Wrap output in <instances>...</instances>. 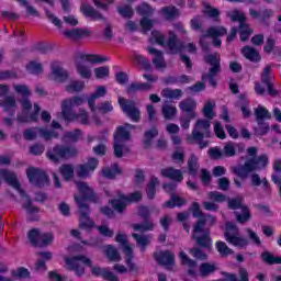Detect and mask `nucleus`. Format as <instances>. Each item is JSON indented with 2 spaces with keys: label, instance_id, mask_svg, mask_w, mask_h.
<instances>
[{
  "label": "nucleus",
  "instance_id": "f257e3e1",
  "mask_svg": "<svg viewBox=\"0 0 281 281\" xmlns=\"http://www.w3.org/2000/svg\"><path fill=\"white\" fill-rule=\"evenodd\" d=\"M77 188L80 194V196H75L79 210V229H93L95 222L91 218V206L86 201L98 203L100 198L87 182H78Z\"/></svg>",
  "mask_w": 281,
  "mask_h": 281
},
{
  "label": "nucleus",
  "instance_id": "f03ea898",
  "mask_svg": "<svg viewBox=\"0 0 281 281\" xmlns=\"http://www.w3.org/2000/svg\"><path fill=\"white\" fill-rule=\"evenodd\" d=\"M247 153L250 158L246 159L243 165L232 168V172L238 177V179H247L251 172H258L265 170L269 166V156L267 154L258 155V148L248 147Z\"/></svg>",
  "mask_w": 281,
  "mask_h": 281
},
{
  "label": "nucleus",
  "instance_id": "7ed1b4c3",
  "mask_svg": "<svg viewBox=\"0 0 281 281\" xmlns=\"http://www.w3.org/2000/svg\"><path fill=\"white\" fill-rule=\"evenodd\" d=\"M1 179H3L8 186L16 190L22 199H27L25 204H23V210L26 211L29 223H36V221H40L41 215H38V213L41 212V209L32 204V200H30L25 190L21 188V181L16 178V173L1 169Z\"/></svg>",
  "mask_w": 281,
  "mask_h": 281
},
{
  "label": "nucleus",
  "instance_id": "20e7f679",
  "mask_svg": "<svg viewBox=\"0 0 281 281\" xmlns=\"http://www.w3.org/2000/svg\"><path fill=\"white\" fill-rule=\"evenodd\" d=\"M83 60L87 63H92L93 65H102V63H106L109 60V57H104L98 54H76L75 65L77 72L86 80H89V78H91V69H89V66L82 64Z\"/></svg>",
  "mask_w": 281,
  "mask_h": 281
},
{
  "label": "nucleus",
  "instance_id": "39448f33",
  "mask_svg": "<svg viewBox=\"0 0 281 281\" xmlns=\"http://www.w3.org/2000/svg\"><path fill=\"white\" fill-rule=\"evenodd\" d=\"M206 65H210L209 72L202 75V80H209L210 87L216 89L218 87V81H216V77L222 71L221 68V54L213 53L206 54L203 58Z\"/></svg>",
  "mask_w": 281,
  "mask_h": 281
},
{
  "label": "nucleus",
  "instance_id": "423d86ee",
  "mask_svg": "<svg viewBox=\"0 0 281 281\" xmlns=\"http://www.w3.org/2000/svg\"><path fill=\"white\" fill-rule=\"evenodd\" d=\"M244 203L245 198L243 196L227 199V209L235 212L236 222L240 225H245V223H249V221H251V211L249 210V206ZM236 210H240L241 213L236 212Z\"/></svg>",
  "mask_w": 281,
  "mask_h": 281
},
{
  "label": "nucleus",
  "instance_id": "0eeeda50",
  "mask_svg": "<svg viewBox=\"0 0 281 281\" xmlns=\"http://www.w3.org/2000/svg\"><path fill=\"white\" fill-rule=\"evenodd\" d=\"M46 157L53 164H59L61 160L78 157V149L69 145L56 144L52 149L47 150Z\"/></svg>",
  "mask_w": 281,
  "mask_h": 281
},
{
  "label": "nucleus",
  "instance_id": "6e6552de",
  "mask_svg": "<svg viewBox=\"0 0 281 281\" xmlns=\"http://www.w3.org/2000/svg\"><path fill=\"white\" fill-rule=\"evenodd\" d=\"M224 238L229 245L237 247V249H245V247L249 246V239L240 236V229H238V226L232 222L226 223Z\"/></svg>",
  "mask_w": 281,
  "mask_h": 281
},
{
  "label": "nucleus",
  "instance_id": "1a4fd4ad",
  "mask_svg": "<svg viewBox=\"0 0 281 281\" xmlns=\"http://www.w3.org/2000/svg\"><path fill=\"white\" fill-rule=\"evenodd\" d=\"M255 120L257 122V126L255 127L256 135L258 137H265L270 131L269 123L265 122V120H271V112L267 108L259 105L255 109Z\"/></svg>",
  "mask_w": 281,
  "mask_h": 281
},
{
  "label": "nucleus",
  "instance_id": "9d476101",
  "mask_svg": "<svg viewBox=\"0 0 281 281\" xmlns=\"http://www.w3.org/2000/svg\"><path fill=\"white\" fill-rule=\"evenodd\" d=\"M119 104H120L121 111L132 122H135L137 124L142 121V110L137 108V103H135V101L120 97Z\"/></svg>",
  "mask_w": 281,
  "mask_h": 281
},
{
  "label": "nucleus",
  "instance_id": "9b49d317",
  "mask_svg": "<svg viewBox=\"0 0 281 281\" xmlns=\"http://www.w3.org/2000/svg\"><path fill=\"white\" fill-rule=\"evenodd\" d=\"M155 41L158 45H166L169 50H171V54H181L183 49H186V44H183L182 41H179L177 37V34L175 32H169V37L166 42V36L159 34L155 36ZM166 43V44H165Z\"/></svg>",
  "mask_w": 281,
  "mask_h": 281
},
{
  "label": "nucleus",
  "instance_id": "f8f14e48",
  "mask_svg": "<svg viewBox=\"0 0 281 281\" xmlns=\"http://www.w3.org/2000/svg\"><path fill=\"white\" fill-rule=\"evenodd\" d=\"M27 237L33 247H47L54 243V235L52 233H41L38 228L29 231Z\"/></svg>",
  "mask_w": 281,
  "mask_h": 281
},
{
  "label": "nucleus",
  "instance_id": "ddd939ff",
  "mask_svg": "<svg viewBox=\"0 0 281 281\" xmlns=\"http://www.w3.org/2000/svg\"><path fill=\"white\" fill-rule=\"evenodd\" d=\"M26 177L30 183H33L35 188H45L49 183V176L47 172L35 167H29L26 169Z\"/></svg>",
  "mask_w": 281,
  "mask_h": 281
},
{
  "label": "nucleus",
  "instance_id": "4468645a",
  "mask_svg": "<svg viewBox=\"0 0 281 281\" xmlns=\"http://www.w3.org/2000/svg\"><path fill=\"white\" fill-rule=\"evenodd\" d=\"M85 101H86L85 97H80V95H75L69 99H65L61 102V116L76 117V115H74L75 106H82V103Z\"/></svg>",
  "mask_w": 281,
  "mask_h": 281
},
{
  "label": "nucleus",
  "instance_id": "2eb2a0df",
  "mask_svg": "<svg viewBox=\"0 0 281 281\" xmlns=\"http://www.w3.org/2000/svg\"><path fill=\"white\" fill-rule=\"evenodd\" d=\"M260 78H261V85L267 87L268 95H271V98H276L277 95H280V91L276 89V83H273V76L271 75L270 65L263 68Z\"/></svg>",
  "mask_w": 281,
  "mask_h": 281
},
{
  "label": "nucleus",
  "instance_id": "dca6fc26",
  "mask_svg": "<svg viewBox=\"0 0 281 281\" xmlns=\"http://www.w3.org/2000/svg\"><path fill=\"white\" fill-rule=\"evenodd\" d=\"M154 260L160 267H175V252L170 250H160L153 254Z\"/></svg>",
  "mask_w": 281,
  "mask_h": 281
},
{
  "label": "nucleus",
  "instance_id": "f3484780",
  "mask_svg": "<svg viewBox=\"0 0 281 281\" xmlns=\"http://www.w3.org/2000/svg\"><path fill=\"white\" fill-rule=\"evenodd\" d=\"M50 70L53 80L63 85L66 80H69V71H67L59 61H53L50 64Z\"/></svg>",
  "mask_w": 281,
  "mask_h": 281
},
{
  "label": "nucleus",
  "instance_id": "a211bd4d",
  "mask_svg": "<svg viewBox=\"0 0 281 281\" xmlns=\"http://www.w3.org/2000/svg\"><path fill=\"white\" fill-rule=\"evenodd\" d=\"M90 269L91 274L94 276V278H102L103 280L106 281H120V278L112 271L108 270L106 268L92 266Z\"/></svg>",
  "mask_w": 281,
  "mask_h": 281
},
{
  "label": "nucleus",
  "instance_id": "6ab92c4d",
  "mask_svg": "<svg viewBox=\"0 0 281 281\" xmlns=\"http://www.w3.org/2000/svg\"><path fill=\"white\" fill-rule=\"evenodd\" d=\"M192 239L195 240V245L201 249H212V237L210 236V229H205L202 235L192 234Z\"/></svg>",
  "mask_w": 281,
  "mask_h": 281
},
{
  "label": "nucleus",
  "instance_id": "aec40b11",
  "mask_svg": "<svg viewBox=\"0 0 281 281\" xmlns=\"http://www.w3.org/2000/svg\"><path fill=\"white\" fill-rule=\"evenodd\" d=\"M241 56H244L246 60H249V63L258 64L262 60L260 52H258V49H256L254 46L249 45H246L241 48Z\"/></svg>",
  "mask_w": 281,
  "mask_h": 281
},
{
  "label": "nucleus",
  "instance_id": "412c9836",
  "mask_svg": "<svg viewBox=\"0 0 281 281\" xmlns=\"http://www.w3.org/2000/svg\"><path fill=\"white\" fill-rule=\"evenodd\" d=\"M205 139V134L203 132L192 130L191 136L187 137V142L189 144H192V142H196L200 150H203L210 146V140H204Z\"/></svg>",
  "mask_w": 281,
  "mask_h": 281
},
{
  "label": "nucleus",
  "instance_id": "4be33fe9",
  "mask_svg": "<svg viewBox=\"0 0 281 281\" xmlns=\"http://www.w3.org/2000/svg\"><path fill=\"white\" fill-rule=\"evenodd\" d=\"M160 175L161 177H165V179H170L176 183H181V181H183V173L181 170L175 169V167H167L161 169Z\"/></svg>",
  "mask_w": 281,
  "mask_h": 281
},
{
  "label": "nucleus",
  "instance_id": "5701e85b",
  "mask_svg": "<svg viewBox=\"0 0 281 281\" xmlns=\"http://www.w3.org/2000/svg\"><path fill=\"white\" fill-rule=\"evenodd\" d=\"M179 258L182 267L189 268L188 276H191L192 278H194V276H196V271L194 270L196 269V260L190 258L188 254H186V251H180Z\"/></svg>",
  "mask_w": 281,
  "mask_h": 281
},
{
  "label": "nucleus",
  "instance_id": "b1692460",
  "mask_svg": "<svg viewBox=\"0 0 281 281\" xmlns=\"http://www.w3.org/2000/svg\"><path fill=\"white\" fill-rule=\"evenodd\" d=\"M75 116H63L65 122H80L82 126H89V113L85 109H80L79 113L72 112Z\"/></svg>",
  "mask_w": 281,
  "mask_h": 281
},
{
  "label": "nucleus",
  "instance_id": "393cba45",
  "mask_svg": "<svg viewBox=\"0 0 281 281\" xmlns=\"http://www.w3.org/2000/svg\"><path fill=\"white\" fill-rule=\"evenodd\" d=\"M147 52H148V54L154 56L153 63H154L155 67H157V69L166 68V59L164 58V52H161L153 46L147 47Z\"/></svg>",
  "mask_w": 281,
  "mask_h": 281
},
{
  "label": "nucleus",
  "instance_id": "a878e982",
  "mask_svg": "<svg viewBox=\"0 0 281 281\" xmlns=\"http://www.w3.org/2000/svg\"><path fill=\"white\" fill-rule=\"evenodd\" d=\"M263 52L268 56L272 54L274 58H281V47L276 45V38L268 37L266 44L263 45Z\"/></svg>",
  "mask_w": 281,
  "mask_h": 281
},
{
  "label": "nucleus",
  "instance_id": "bb28decb",
  "mask_svg": "<svg viewBox=\"0 0 281 281\" xmlns=\"http://www.w3.org/2000/svg\"><path fill=\"white\" fill-rule=\"evenodd\" d=\"M179 109L182 111V113H186V115H189L190 117H196V101L193 99H187L179 103Z\"/></svg>",
  "mask_w": 281,
  "mask_h": 281
},
{
  "label": "nucleus",
  "instance_id": "cd10ccee",
  "mask_svg": "<svg viewBox=\"0 0 281 281\" xmlns=\"http://www.w3.org/2000/svg\"><path fill=\"white\" fill-rule=\"evenodd\" d=\"M80 12L83 14V16H87L89 19H92V21H102L104 16L100 11L95 10L91 4L83 3L80 7Z\"/></svg>",
  "mask_w": 281,
  "mask_h": 281
},
{
  "label": "nucleus",
  "instance_id": "c85d7f7f",
  "mask_svg": "<svg viewBox=\"0 0 281 281\" xmlns=\"http://www.w3.org/2000/svg\"><path fill=\"white\" fill-rule=\"evenodd\" d=\"M40 259L35 262V271H47V262L52 260V251H38Z\"/></svg>",
  "mask_w": 281,
  "mask_h": 281
},
{
  "label": "nucleus",
  "instance_id": "c756f323",
  "mask_svg": "<svg viewBox=\"0 0 281 281\" xmlns=\"http://www.w3.org/2000/svg\"><path fill=\"white\" fill-rule=\"evenodd\" d=\"M211 126H212V123H210L209 120L199 119L195 122L193 131H199L200 133H202V135H205L206 139H210V137H212V132L210 131Z\"/></svg>",
  "mask_w": 281,
  "mask_h": 281
},
{
  "label": "nucleus",
  "instance_id": "7c9ffc66",
  "mask_svg": "<svg viewBox=\"0 0 281 281\" xmlns=\"http://www.w3.org/2000/svg\"><path fill=\"white\" fill-rule=\"evenodd\" d=\"M109 203L119 214H124V212H126V207L128 206L126 195H121L119 199H112L109 201Z\"/></svg>",
  "mask_w": 281,
  "mask_h": 281
},
{
  "label": "nucleus",
  "instance_id": "2f4dec72",
  "mask_svg": "<svg viewBox=\"0 0 281 281\" xmlns=\"http://www.w3.org/2000/svg\"><path fill=\"white\" fill-rule=\"evenodd\" d=\"M153 89V85L148 82H132L126 88L127 95H133V93H137V91H150Z\"/></svg>",
  "mask_w": 281,
  "mask_h": 281
},
{
  "label": "nucleus",
  "instance_id": "473e14b6",
  "mask_svg": "<svg viewBox=\"0 0 281 281\" xmlns=\"http://www.w3.org/2000/svg\"><path fill=\"white\" fill-rule=\"evenodd\" d=\"M66 38H71L72 41H79V38H85V36H89L90 32L85 29H72L65 30L63 32Z\"/></svg>",
  "mask_w": 281,
  "mask_h": 281
},
{
  "label": "nucleus",
  "instance_id": "72a5a7b5",
  "mask_svg": "<svg viewBox=\"0 0 281 281\" xmlns=\"http://www.w3.org/2000/svg\"><path fill=\"white\" fill-rule=\"evenodd\" d=\"M239 278L240 280H238V277L234 273L224 272V279H220L217 281H249V272H247V269H239Z\"/></svg>",
  "mask_w": 281,
  "mask_h": 281
},
{
  "label": "nucleus",
  "instance_id": "f704fd0d",
  "mask_svg": "<svg viewBox=\"0 0 281 281\" xmlns=\"http://www.w3.org/2000/svg\"><path fill=\"white\" fill-rule=\"evenodd\" d=\"M159 184V178L151 176L147 183L146 194L149 201H153L157 196V186Z\"/></svg>",
  "mask_w": 281,
  "mask_h": 281
},
{
  "label": "nucleus",
  "instance_id": "c9c22d12",
  "mask_svg": "<svg viewBox=\"0 0 281 281\" xmlns=\"http://www.w3.org/2000/svg\"><path fill=\"white\" fill-rule=\"evenodd\" d=\"M157 135H159V130H157V126H153L150 130L145 131L143 139L144 148H150V146H153V139H155Z\"/></svg>",
  "mask_w": 281,
  "mask_h": 281
},
{
  "label": "nucleus",
  "instance_id": "e433bc0d",
  "mask_svg": "<svg viewBox=\"0 0 281 281\" xmlns=\"http://www.w3.org/2000/svg\"><path fill=\"white\" fill-rule=\"evenodd\" d=\"M251 186H255L256 188H260V186H263V191L269 192L271 190V183L267 178L260 179V175L258 173H252L251 178Z\"/></svg>",
  "mask_w": 281,
  "mask_h": 281
},
{
  "label": "nucleus",
  "instance_id": "4c0bfd02",
  "mask_svg": "<svg viewBox=\"0 0 281 281\" xmlns=\"http://www.w3.org/2000/svg\"><path fill=\"white\" fill-rule=\"evenodd\" d=\"M128 139H131V132L122 125L117 126L114 132V142L124 143L128 142Z\"/></svg>",
  "mask_w": 281,
  "mask_h": 281
},
{
  "label": "nucleus",
  "instance_id": "58836bf2",
  "mask_svg": "<svg viewBox=\"0 0 281 281\" xmlns=\"http://www.w3.org/2000/svg\"><path fill=\"white\" fill-rule=\"evenodd\" d=\"M186 199L177 194H172L170 196V200L165 202V207H168L169 210H175V207H182L183 205H186Z\"/></svg>",
  "mask_w": 281,
  "mask_h": 281
},
{
  "label": "nucleus",
  "instance_id": "ea45409f",
  "mask_svg": "<svg viewBox=\"0 0 281 281\" xmlns=\"http://www.w3.org/2000/svg\"><path fill=\"white\" fill-rule=\"evenodd\" d=\"M160 12L167 21H175V19L181 14L179 9H177L175 5L162 7Z\"/></svg>",
  "mask_w": 281,
  "mask_h": 281
},
{
  "label": "nucleus",
  "instance_id": "a19ab883",
  "mask_svg": "<svg viewBox=\"0 0 281 281\" xmlns=\"http://www.w3.org/2000/svg\"><path fill=\"white\" fill-rule=\"evenodd\" d=\"M215 249L220 254L221 258H227L234 254V249L227 247V244L223 240H217L215 243Z\"/></svg>",
  "mask_w": 281,
  "mask_h": 281
},
{
  "label": "nucleus",
  "instance_id": "79ce46f5",
  "mask_svg": "<svg viewBox=\"0 0 281 281\" xmlns=\"http://www.w3.org/2000/svg\"><path fill=\"white\" fill-rule=\"evenodd\" d=\"M65 262L67 265V267H70L71 271H75L76 276L78 278H82V276H85V267L80 266V263H78V261L66 257Z\"/></svg>",
  "mask_w": 281,
  "mask_h": 281
},
{
  "label": "nucleus",
  "instance_id": "37998d69",
  "mask_svg": "<svg viewBox=\"0 0 281 281\" xmlns=\"http://www.w3.org/2000/svg\"><path fill=\"white\" fill-rule=\"evenodd\" d=\"M249 14H250V16H252V19H260L265 23V21H269V19H271V16H273V10L265 9L260 13L259 11H256L254 9H249Z\"/></svg>",
  "mask_w": 281,
  "mask_h": 281
},
{
  "label": "nucleus",
  "instance_id": "c03bdc74",
  "mask_svg": "<svg viewBox=\"0 0 281 281\" xmlns=\"http://www.w3.org/2000/svg\"><path fill=\"white\" fill-rule=\"evenodd\" d=\"M117 175H122V169L120 168V165L114 164L112 166V169L110 167H104L102 169V176L105 179H115V177H117Z\"/></svg>",
  "mask_w": 281,
  "mask_h": 281
},
{
  "label": "nucleus",
  "instance_id": "a18cd8bd",
  "mask_svg": "<svg viewBox=\"0 0 281 281\" xmlns=\"http://www.w3.org/2000/svg\"><path fill=\"white\" fill-rule=\"evenodd\" d=\"M133 60L134 63H137V65L144 69V71H153V65H150V60H148L146 56L134 54Z\"/></svg>",
  "mask_w": 281,
  "mask_h": 281
},
{
  "label": "nucleus",
  "instance_id": "49530a36",
  "mask_svg": "<svg viewBox=\"0 0 281 281\" xmlns=\"http://www.w3.org/2000/svg\"><path fill=\"white\" fill-rule=\"evenodd\" d=\"M132 237L136 240V244L139 245L140 251H146V248L150 245V237L146 235H139L137 233H133Z\"/></svg>",
  "mask_w": 281,
  "mask_h": 281
},
{
  "label": "nucleus",
  "instance_id": "de8ad7c7",
  "mask_svg": "<svg viewBox=\"0 0 281 281\" xmlns=\"http://www.w3.org/2000/svg\"><path fill=\"white\" fill-rule=\"evenodd\" d=\"M227 34V29L224 26H211L206 31V36L210 38H218L220 36H225Z\"/></svg>",
  "mask_w": 281,
  "mask_h": 281
},
{
  "label": "nucleus",
  "instance_id": "09e8293b",
  "mask_svg": "<svg viewBox=\"0 0 281 281\" xmlns=\"http://www.w3.org/2000/svg\"><path fill=\"white\" fill-rule=\"evenodd\" d=\"M177 113H178L177 106L165 104L161 108V114L165 120H168V121L175 120Z\"/></svg>",
  "mask_w": 281,
  "mask_h": 281
},
{
  "label": "nucleus",
  "instance_id": "8fccbe9b",
  "mask_svg": "<svg viewBox=\"0 0 281 281\" xmlns=\"http://www.w3.org/2000/svg\"><path fill=\"white\" fill-rule=\"evenodd\" d=\"M254 34V30L249 27V24H239V38L241 43H247L249 37Z\"/></svg>",
  "mask_w": 281,
  "mask_h": 281
},
{
  "label": "nucleus",
  "instance_id": "3c124183",
  "mask_svg": "<svg viewBox=\"0 0 281 281\" xmlns=\"http://www.w3.org/2000/svg\"><path fill=\"white\" fill-rule=\"evenodd\" d=\"M105 256L108 260H110V262H120V260H122L120 252L115 249L113 245L106 246Z\"/></svg>",
  "mask_w": 281,
  "mask_h": 281
},
{
  "label": "nucleus",
  "instance_id": "603ef678",
  "mask_svg": "<svg viewBox=\"0 0 281 281\" xmlns=\"http://www.w3.org/2000/svg\"><path fill=\"white\" fill-rule=\"evenodd\" d=\"M261 260L266 265L272 266V265H281V257H276L269 251L261 252Z\"/></svg>",
  "mask_w": 281,
  "mask_h": 281
},
{
  "label": "nucleus",
  "instance_id": "864d4df0",
  "mask_svg": "<svg viewBox=\"0 0 281 281\" xmlns=\"http://www.w3.org/2000/svg\"><path fill=\"white\" fill-rule=\"evenodd\" d=\"M59 172L64 179V181H71L74 177V165L65 164L59 168Z\"/></svg>",
  "mask_w": 281,
  "mask_h": 281
},
{
  "label": "nucleus",
  "instance_id": "5fc2aeb1",
  "mask_svg": "<svg viewBox=\"0 0 281 281\" xmlns=\"http://www.w3.org/2000/svg\"><path fill=\"white\" fill-rule=\"evenodd\" d=\"M164 98H168V100H179L183 95V90L181 89H170L165 88L162 90Z\"/></svg>",
  "mask_w": 281,
  "mask_h": 281
},
{
  "label": "nucleus",
  "instance_id": "6e6d98bb",
  "mask_svg": "<svg viewBox=\"0 0 281 281\" xmlns=\"http://www.w3.org/2000/svg\"><path fill=\"white\" fill-rule=\"evenodd\" d=\"M26 71L29 74H32L33 76H38L43 74V64L36 63V60H31L26 66H25Z\"/></svg>",
  "mask_w": 281,
  "mask_h": 281
},
{
  "label": "nucleus",
  "instance_id": "4d7b16f0",
  "mask_svg": "<svg viewBox=\"0 0 281 281\" xmlns=\"http://www.w3.org/2000/svg\"><path fill=\"white\" fill-rule=\"evenodd\" d=\"M216 271V265L210 262H203L200 265V276L201 278H207L211 273Z\"/></svg>",
  "mask_w": 281,
  "mask_h": 281
},
{
  "label": "nucleus",
  "instance_id": "13d9d810",
  "mask_svg": "<svg viewBox=\"0 0 281 281\" xmlns=\"http://www.w3.org/2000/svg\"><path fill=\"white\" fill-rule=\"evenodd\" d=\"M12 278L15 280H27L31 273L30 270L25 267H19L16 270L11 271Z\"/></svg>",
  "mask_w": 281,
  "mask_h": 281
},
{
  "label": "nucleus",
  "instance_id": "bf43d9fd",
  "mask_svg": "<svg viewBox=\"0 0 281 281\" xmlns=\"http://www.w3.org/2000/svg\"><path fill=\"white\" fill-rule=\"evenodd\" d=\"M136 12L139 14V16L149 18L155 10L147 2H143L136 8Z\"/></svg>",
  "mask_w": 281,
  "mask_h": 281
},
{
  "label": "nucleus",
  "instance_id": "052dcab7",
  "mask_svg": "<svg viewBox=\"0 0 281 281\" xmlns=\"http://www.w3.org/2000/svg\"><path fill=\"white\" fill-rule=\"evenodd\" d=\"M188 254L192 256V258H195V260H206L207 259V254L203 251L201 247H192L188 249Z\"/></svg>",
  "mask_w": 281,
  "mask_h": 281
},
{
  "label": "nucleus",
  "instance_id": "680f3d73",
  "mask_svg": "<svg viewBox=\"0 0 281 281\" xmlns=\"http://www.w3.org/2000/svg\"><path fill=\"white\" fill-rule=\"evenodd\" d=\"M38 133L46 142H49L50 139H58V137H60L58 132L49 131L46 127L38 128Z\"/></svg>",
  "mask_w": 281,
  "mask_h": 281
},
{
  "label": "nucleus",
  "instance_id": "e2e57ef3",
  "mask_svg": "<svg viewBox=\"0 0 281 281\" xmlns=\"http://www.w3.org/2000/svg\"><path fill=\"white\" fill-rule=\"evenodd\" d=\"M199 159L196 156H191L188 160V170L189 175H192V177H195V175L199 172Z\"/></svg>",
  "mask_w": 281,
  "mask_h": 281
},
{
  "label": "nucleus",
  "instance_id": "0e129e2a",
  "mask_svg": "<svg viewBox=\"0 0 281 281\" xmlns=\"http://www.w3.org/2000/svg\"><path fill=\"white\" fill-rule=\"evenodd\" d=\"M228 16L234 23H239V25L246 24L245 21H247V16L239 10L232 11L228 13Z\"/></svg>",
  "mask_w": 281,
  "mask_h": 281
},
{
  "label": "nucleus",
  "instance_id": "69168bd1",
  "mask_svg": "<svg viewBox=\"0 0 281 281\" xmlns=\"http://www.w3.org/2000/svg\"><path fill=\"white\" fill-rule=\"evenodd\" d=\"M117 12L123 19H133L135 11L131 4H126L124 7H117Z\"/></svg>",
  "mask_w": 281,
  "mask_h": 281
},
{
  "label": "nucleus",
  "instance_id": "338daca9",
  "mask_svg": "<svg viewBox=\"0 0 281 281\" xmlns=\"http://www.w3.org/2000/svg\"><path fill=\"white\" fill-rule=\"evenodd\" d=\"M85 89V82L82 81H71L70 85L66 86V91L68 93H78Z\"/></svg>",
  "mask_w": 281,
  "mask_h": 281
},
{
  "label": "nucleus",
  "instance_id": "774afa93",
  "mask_svg": "<svg viewBox=\"0 0 281 281\" xmlns=\"http://www.w3.org/2000/svg\"><path fill=\"white\" fill-rule=\"evenodd\" d=\"M210 201H214V203H225L227 201V195L218 192V191H211L207 193Z\"/></svg>",
  "mask_w": 281,
  "mask_h": 281
}]
</instances>
